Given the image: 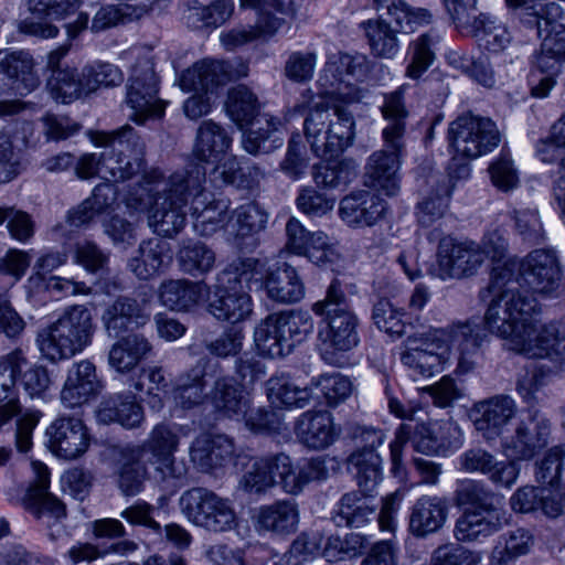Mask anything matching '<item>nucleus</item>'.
<instances>
[{
    "instance_id": "nucleus-1",
    "label": "nucleus",
    "mask_w": 565,
    "mask_h": 565,
    "mask_svg": "<svg viewBox=\"0 0 565 565\" xmlns=\"http://www.w3.org/2000/svg\"><path fill=\"white\" fill-rule=\"evenodd\" d=\"M493 269L495 286L502 280L546 298L565 290L561 260L554 248H536L522 258H510Z\"/></svg>"
},
{
    "instance_id": "nucleus-2",
    "label": "nucleus",
    "mask_w": 565,
    "mask_h": 565,
    "mask_svg": "<svg viewBox=\"0 0 565 565\" xmlns=\"http://www.w3.org/2000/svg\"><path fill=\"white\" fill-rule=\"evenodd\" d=\"M491 273L488 292L493 296L484 313L486 328L493 334L504 339L510 350L514 351V339L523 335L534 316L540 311L533 296H525L516 286L502 280L495 285Z\"/></svg>"
},
{
    "instance_id": "nucleus-3",
    "label": "nucleus",
    "mask_w": 565,
    "mask_h": 565,
    "mask_svg": "<svg viewBox=\"0 0 565 565\" xmlns=\"http://www.w3.org/2000/svg\"><path fill=\"white\" fill-rule=\"evenodd\" d=\"M262 269L256 263L238 258L217 277L209 312L218 321L238 323L252 313L249 291L260 286Z\"/></svg>"
},
{
    "instance_id": "nucleus-4",
    "label": "nucleus",
    "mask_w": 565,
    "mask_h": 565,
    "mask_svg": "<svg viewBox=\"0 0 565 565\" xmlns=\"http://www.w3.org/2000/svg\"><path fill=\"white\" fill-rule=\"evenodd\" d=\"M204 179V167L190 163L184 170L174 172L169 179V186L154 198L149 210V225L164 237H173L185 225L190 206V189H199Z\"/></svg>"
},
{
    "instance_id": "nucleus-5",
    "label": "nucleus",
    "mask_w": 565,
    "mask_h": 565,
    "mask_svg": "<svg viewBox=\"0 0 565 565\" xmlns=\"http://www.w3.org/2000/svg\"><path fill=\"white\" fill-rule=\"evenodd\" d=\"M95 324L85 306L67 308L56 321L41 329L36 343L42 355L51 362L71 359L93 340Z\"/></svg>"
},
{
    "instance_id": "nucleus-6",
    "label": "nucleus",
    "mask_w": 565,
    "mask_h": 565,
    "mask_svg": "<svg viewBox=\"0 0 565 565\" xmlns=\"http://www.w3.org/2000/svg\"><path fill=\"white\" fill-rule=\"evenodd\" d=\"M354 118L344 108L332 113L323 104H316L305 119V136L312 152L320 158H334L349 148L354 139Z\"/></svg>"
},
{
    "instance_id": "nucleus-7",
    "label": "nucleus",
    "mask_w": 565,
    "mask_h": 565,
    "mask_svg": "<svg viewBox=\"0 0 565 565\" xmlns=\"http://www.w3.org/2000/svg\"><path fill=\"white\" fill-rule=\"evenodd\" d=\"M97 147H103L102 167L107 180L126 181L143 169L145 142L132 127L126 125L110 132L97 131L92 136Z\"/></svg>"
},
{
    "instance_id": "nucleus-8",
    "label": "nucleus",
    "mask_w": 565,
    "mask_h": 565,
    "mask_svg": "<svg viewBox=\"0 0 565 565\" xmlns=\"http://www.w3.org/2000/svg\"><path fill=\"white\" fill-rule=\"evenodd\" d=\"M408 441L417 452L434 455L440 449L458 448L461 445V433L451 422L434 425L424 423L399 425L390 444L391 470L394 476H399L404 470L403 448Z\"/></svg>"
},
{
    "instance_id": "nucleus-9",
    "label": "nucleus",
    "mask_w": 565,
    "mask_h": 565,
    "mask_svg": "<svg viewBox=\"0 0 565 565\" xmlns=\"http://www.w3.org/2000/svg\"><path fill=\"white\" fill-rule=\"evenodd\" d=\"M239 1L242 7L255 9L257 19L254 25L235 28L221 34V42L228 51L255 41H269L286 23V19H294L297 13L292 0Z\"/></svg>"
},
{
    "instance_id": "nucleus-10",
    "label": "nucleus",
    "mask_w": 565,
    "mask_h": 565,
    "mask_svg": "<svg viewBox=\"0 0 565 565\" xmlns=\"http://www.w3.org/2000/svg\"><path fill=\"white\" fill-rule=\"evenodd\" d=\"M179 508L193 525L211 533H225L237 526V515L231 500L214 491L194 487L179 498Z\"/></svg>"
},
{
    "instance_id": "nucleus-11",
    "label": "nucleus",
    "mask_w": 565,
    "mask_h": 565,
    "mask_svg": "<svg viewBox=\"0 0 565 565\" xmlns=\"http://www.w3.org/2000/svg\"><path fill=\"white\" fill-rule=\"evenodd\" d=\"M448 139L457 156L476 159L498 147L500 134L490 118L466 113L449 125Z\"/></svg>"
},
{
    "instance_id": "nucleus-12",
    "label": "nucleus",
    "mask_w": 565,
    "mask_h": 565,
    "mask_svg": "<svg viewBox=\"0 0 565 565\" xmlns=\"http://www.w3.org/2000/svg\"><path fill=\"white\" fill-rule=\"evenodd\" d=\"M179 444L180 437L173 428L160 423L151 429L141 445L134 447L135 457L145 458L161 481L182 479L186 469L183 465H179L174 457Z\"/></svg>"
},
{
    "instance_id": "nucleus-13",
    "label": "nucleus",
    "mask_w": 565,
    "mask_h": 565,
    "mask_svg": "<svg viewBox=\"0 0 565 565\" xmlns=\"http://www.w3.org/2000/svg\"><path fill=\"white\" fill-rule=\"evenodd\" d=\"M514 351L527 358L546 359L551 369L561 371L565 365V322L540 324L534 318L523 335L514 339Z\"/></svg>"
},
{
    "instance_id": "nucleus-14",
    "label": "nucleus",
    "mask_w": 565,
    "mask_h": 565,
    "mask_svg": "<svg viewBox=\"0 0 565 565\" xmlns=\"http://www.w3.org/2000/svg\"><path fill=\"white\" fill-rule=\"evenodd\" d=\"M158 81L153 64L147 57L141 58L132 68L127 85L126 104L131 108L130 118L142 125L149 118H160L166 104L158 98Z\"/></svg>"
},
{
    "instance_id": "nucleus-15",
    "label": "nucleus",
    "mask_w": 565,
    "mask_h": 565,
    "mask_svg": "<svg viewBox=\"0 0 565 565\" xmlns=\"http://www.w3.org/2000/svg\"><path fill=\"white\" fill-rule=\"evenodd\" d=\"M429 343H439L444 350L454 351L457 359L456 374L466 375L477 366L482 343L478 326L470 321H458L446 328H435L428 333Z\"/></svg>"
},
{
    "instance_id": "nucleus-16",
    "label": "nucleus",
    "mask_w": 565,
    "mask_h": 565,
    "mask_svg": "<svg viewBox=\"0 0 565 565\" xmlns=\"http://www.w3.org/2000/svg\"><path fill=\"white\" fill-rule=\"evenodd\" d=\"M483 262L484 253L480 244L457 241L451 236L440 238L437 248V275L443 280L472 276Z\"/></svg>"
},
{
    "instance_id": "nucleus-17",
    "label": "nucleus",
    "mask_w": 565,
    "mask_h": 565,
    "mask_svg": "<svg viewBox=\"0 0 565 565\" xmlns=\"http://www.w3.org/2000/svg\"><path fill=\"white\" fill-rule=\"evenodd\" d=\"M371 70V62L364 54H349L338 52L331 54L324 66L326 76L331 75L330 85L334 92L347 103L360 102L365 90L352 82H363Z\"/></svg>"
},
{
    "instance_id": "nucleus-18",
    "label": "nucleus",
    "mask_w": 565,
    "mask_h": 565,
    "mask_svg": "<svg viewBox=\"0 0 565 565\" xmlns=\"http://www.w3.org/2000/svg\"><path fill=\"white\" fill-rule=\"evenodd\" d=\"M328 330L320 332L322 340L321 358L331 365L342 366V353L355 348L359 343L358 318L349 308H338L327 317Z\"/></svg>"
},
{
    "instance_id": "nucleus-19",
    "label": "nucleus",
    "mask_w": 565,
    "mask_h": 565,
    "mask_svg": "<svg viewBox=\"0 0 565 565\" xmlns=\"http://www.w3.org/2000/svg\"><path fill=\"white\" fill-rule=\"evenodd\" d=\"M333 461L323 457L311 458L303 463L295 465L285 452L274 455L276 486L286 493L297 495L312 481L326 480L329 476L327 463Z\"/></svg>"
},
{
    "instance_id": "nucleus-20",
    "label": "nucleus",
    "mask_w": 565,
    "mask_h": 565,
    "mask_svg": "<svg viewBox=\"0 0 565 565\" xmlns=\"http://www.w3.org/2000/svg\"><path fill=\"white\" fill-rule=\"evenodd\" d=\"M509 523L507 511L494 504H477L466 509L457 519L454 535L459 542H480Z\"/></svg>"
},
{
    "instance_id": "nucleus-21",
    "label": "nucleus",
    "mask_w": 565,
    "mask_h": 565,
    "mask_svg": "<svg viewBox=\"0 0 565 565\" xmlns=\"http://www.w3.org/2000/svg\"><path fill=\"white\" fill-rule=\"evenodd\" d=\"M550 433V420L537 412L530 413L519 422L514 435L503 443V449L509 457L529 460L546 447Z\"/></svg>"
},
{
    "instance_id": "nucleus-22",
    "label": "nucleus",
    "mask_w": 565,
    "mask_h": 565,
    "mask_svg": "<svg viewBox=\"0 0 565 565\" xmlns=\"http://www.w3.org/2000/svg\"><path fill=\"white\" fill-rule=\"evenodd\" d=\"M243 259L256 263V266L262 269L260 286H254V289H265L267 297L273 301L289 305L305 297V285L292 266L284 264L280 267L270 268L257 258Z\"/></svg>"
},
{
    "instance_id": "nucleus-23",
    "label": "nucleus",
    "mask_w": 565,
    "mask_h": 565,
    "mask_svg": "<svg viewBox=\"0 0 565 565\" xmlns=\"http://www.w3.org/2000/svg\"><path fill=\"white\" fill-rule=\"evenodd\" d=\"M49 449L58 458L73 460L89 447L88 430L79 418L57 417L46 429Z\"/></svg>"
},
{
    "instance_id": "nucleus-24",
    "label": "nucleus",
    "mask_w": 565,
    "mask_h": 565,
    "mask_svg": "<svg viewBox=\"0 0 565 565\" xmlns=\"http://www.w3.org/2000/svg\"><path fill=\"white\" fill-rule=\"evenodd\" d=\"M34 481L24 497L25 509L49 527L66 516L65 504L49 492L50 472L42 462H33Z\"/></svg>"
},
{
    "instance_id": "nucleus-25",
    "label": "nucleus",
    "mask_w": 565,
    "mask_h": 565,
    "mask_svg": "<svg viewBox=\"0 0 565 565\" xmlns=\"http://www.w3.org/2000/svg\"><path fill=\"white\" fill-rule=\"evenodd\" d=\"M150 317L149 299L120 296L106 307L102 322L109 338H118L130 327H143L150 321Z\"/></svg>"
},
{
    "instance_id": "nucleus-26",
    "label": "nucleus",
    "mask_w": 565,
    "mask_h": 565,
    "mask_svg": "<svg viewBox=\"0 0 565 565\" xmlns=\"http://www.w3.org/2000/svg\"><path fill=\"white\" fill-rule=\"evenodd\" d=\"M405 151V140H401V148L384 142L383 149L374 151L365 164L367 184L393 196L399 191L398 169L401 158Z\"/></svg>"
},
{
    "instance_id": "nucleus-27",
    "label": "nucleus",
    "mask_w": 565,
    "mask_h": 565,
    "mask_svg": "<svg viewBox=\"0 0 565 565\" xmlns=\"http://www.w3.org/2000/svg\"><path fill=\"white\" fill-rule=\"evenodd\" d=\"M516 404L509 395H495L479 401L470 409V418L487 440L500 436L507 424L514 417Z\"/></svg>"
},
{
    "instance_id": "nucleus-28",
    "label": "nucleus",
    "mask_w": 565,
    "mask_h": 565,
    "mask_svg": "<svg viewBox=\"0 0 565 565\" xmlns=\"http://www.w3.org/2000/svg\"><path fill=\"white\" fill-rule=\"evenodd\" d=\"M460 469L468 473H482L497 487L511 488L520 473L518 463L510 460H498L482 448H472L459 457Z\"/></svg>"
},
{
    "instance_id": "nucleus-29",
    "label": "nucleus",
    "mask_w": 565,
    "mask_h": 565,
    "mask_svg": "<svg viewBox=\"0 0 565 565\" xmlns=\"http://www.w3.org/2000/svg\"><path fill=\"white\" fill-rule=\"evenodd\" d=\"M206 180V170L204 169V179L200 181L199 189H190L189 212L193 217V228L202 236H211L217 230L224 228L227 220V205L222 201H216L212 194L206 191L204 183Z\"/></svg>"
},
{
    "instance_id": "nucleus-30",
    "label": "nucleus",
    "mask_w": 565,
    "mask_h": 565,
    "mask_svg": "<svg viewBox=\"0 0 565 565\" xmlns=\"http://www.w3.org/2000/svg\"><path fill=\"white\" fill-rule=\"evenodd\" d=\"M387 203L370 191H355L340 201L339 213L344 223L352 227L376 224L386 213Z\"/></svg>"
},
{
    "instance_id": "nucleus-31",
    "label": "nucleus",
    "mask_w": 565,
    "mask_h": 565,
    "mask_svg": "<svg viewBox=\"0 0 565 565\" xmlns=\"http://www.w3.org/2000/svg\"><path fill=\"white\" fill-rule=\"evenodd\" d=\"M209 398L217 414L231 419L243 418L250 407V399L244 390V384L230 375L214 381Z\"/></svg>"
},
{
    "instance_id": "nucleus-32",
    "label": "nucleus",
    "mask_w": 565,
    "mask_h": 565,
    "mask_svg": "<svg viewBox=\"0 0 565 565\" xmlns=\"http://www.w3.org/2000/svg\"><path fill=\"white\" fill-rule=\"evenodd\" d=\"M99 387L95 365L88 360L79 361L68 370L61 401L68 408L81 406L94 397Z\"/></svg>"
},
{
    "instance_id": "nucleus-33",
    "label": "nucleus",
    "mask_w": 565,
    "mask_h": 565,
    "mask_svg": "<svg viewBox=\"0 0 565 565\" xmlns=\"http://www.w3.org/2000/svg\"><path fill=\"white\" fill-rule=\"evenodd\" d=\"M234 454V444L224 435H200L190 445L191 462L201 472H212L227 462Z\"/></svg>"
},
{
    "instance_id": "nucleus-34",
    "label": "nucleus",
    "mask_w": 565,
    "mask_h": 565,
    "mask_svg": "<svg viewBox=\"0 0 565 565\" xmlns=\"http://www.w3.org/2000/svg\"><path fill=\"white\" fill-rule=\"evenodd\" d=\"M449 504L446 498L423 495L414 503L409 515V531L416 537L438 532L446 523Z\"/></svg>"
},
{
    "instance_id": "nucleus-35",
    "label": "nucleus",
    "mask_w": 565,
    "mask_h": 565,
    "mask_svg": "<svg viewBox=\"0 0 565 565\" xmlns=\"http://www.w3.org/2000/svg\"><path fill=\"white\" fill-rule=\"evenodd\" d=\"M296 434L308 448L321 450L338 439L340 430L329 412H305L297 420Z\"/></svg>"
},
{
    "instance_id": "nucleus-36",
    "label": "nucleus",
    "mask_w": 565,
    "mask_h": 565,
    "mask_svg": "<svg viewBox=\"0 0 565 565\" xmlns=\"http://www.w3.org/2000/svg\"><path fill=\"white\" fill-rule=\"evenodd\" d=\"M230 77V67L225 62L203 58L181 74L179 85L183 92L210 93L214 88L225 85Z\"/></svg>"
},
{
    "instance_id": "nucleus-37",
    "label": "nucleus",
    "mask_w": 565,
    "mask_h": 565,
    "mask_svg": "<svg viewBox=\"0 0 565 565\" xmlns=\"http://www.w3.org/2000/svg\"><path fill=\"white\" fill-rule=\"evenodd\" d=\"M407 85H402L397 89L384 93L382 104L379 106L386 126L382 130L383 142L390 146L401 148V140H405L406 120L409 111L405 104V92Z\"/></svg>"
},
{
    "instance_id": "nucleus-38",
    "label": "nucleus",
    "mask_w": 565,
    "mask_h": 565,
    "mask_svg": "<svg viewBox=\"0 0 565 565\" xmlns=\"http://www.w3.org/2000/svg\"><path fill=\"white\" fill-rule=\"evenodd\" d=\"M525 28L532 30L537 38L548 31L552 23L561 17V7L552 1L544 0H505Z\"/></svg>"
},
{
    "instance_id": "nucleus-39",
    "label": "nucleus",
    "mask_w": 565,
    "mask_h": 565,
    "mask_svg": "<svg viewBox=\"0 0 565 565\" xmlns=\"http://www.w3.org/2000/svg\"><path fill=\"white\" fill-rule=\"evenodd\" d=\"M268 213L256 202L241 204L228 213L225 232L237 246L265 230Z\"/></svg>"
},
{
    "instance_id": "nucleus-40",
    "label": "nucleus",
    "mask_w": 565,
    "mask_h": 565,
    "mask_svg": "<svg viewBox=\"0 0 565 565\" xmlns=\"http://www.w3.org/2000/svg\"><path fill=\"white\" fill-rule=\"evenodd\" d=\"M232 146V137L221 125L204 120L196 130L193 156L202 162L223 160Z\"/></svg>"
},
{
    "instance_id": "nucleus-41",
    "label": "nucleus",
    "mask_w": 565,
    "mask_h": 565,
    "mask_svg": "<svg viewBox=\"0 0 565 565\" xmlns=\"http://www.w3.org/2000/svg\"><path fill=\"white\" fill-rule=\"evenodd\" d=\"M151 350L152 345L143 334L130 333L110 347L108 364L119 373H128L135 370Z\"/></svg>"
},
{
    "instance_id": "nucleus-42",
    "label": "nucleus",
    "mask_w": 565,
    "mask_h": 565,
    "mask_svg": "<svg viewBox=\"0 0 565 565\" xmlns=\"http://www.w3.org/2000/svg\"><path fill=\"white\" fill-rule=\"evenodd\" d=\"M431 329L420 334V344L407 348L401 355L402 363L408 367L414 376H431L443 370L445 362L441 353L445 347L439 343H429L428 333Z\"/></svg>"
},
{
    "instance_id": "nucleus-43",
    "label": "nucleus",
    "mask_w": 565,
    "mask_h": 565,
    "mask_svg": "<svg viewBox=\"0 0 565 565\" xmlns=\"http://www.w3.org/2000/svg\"><path fill=\"white\" fill-rule=\"evenodd\" d=\"M169 244L160 238L142 241L130 258L128 268L139 279H148L171 260Z\"/></svg>"
},
{
    "instance_id": "nucleus-44",
    "label": "nucleus",
    "mask_w": 565,
    "mask_h": 565,
    "mask_svg": "<svg viewBox=\"0 0 565 565\" xmlns=\"http://www.w3.org/2000/svg\"><path fill=\"white\" fill-rule=\"evenodd\" d=\"M96 416L99 423H118L126 428L138 427L143 420V411L130 395H114L100 402Z\"/></svg>"
},
{
    "instance_id": "nucleus-45",
    "label": "nucleus",
    "mask_w": 565,
    "mask_h": 565,
    "mask_svg": "<svg viewBox=\"0 0 565 565\" xmlns=\"http://www.w3.org/2000/svg\"><path fill=\"white\" fill-rule=\"evenodd\" d=\"M371 493L349 492L341 497L333 520L338 526L362 527L376 516Z\"/></svg>"
},
{
    "instance_id": "nucleus-46",
    "label": "nucleus",
    "mask_w": 565,
    "mask_h": 565,
    "mask_svg": "<svg viewBox=\"0 0 565 565\" xmlns=\"http://www.w3.org/2000/svg\"><path fill=\"white\" fill-rule=\"evenodd\" d=\"M215 163L210 173V180L216 188L233 185L237 189H252L265 175L264 171L256 166L248 167L247 171H244L233 156L226 154L223 160Z\"/></svg>"
},
{
    "instance_id": "nucleus-47",
    "label": "nucleus",
    "mask_w": 565,
    "mask_h": 565,
    "mask_svg": "<svg viewBox=\"0 0 565 565\" xmlns=\"http://www.w3.org/2000/svg\"><path fill=\"white\" fill-rule=\"evenodd\" d=\"M364 31L371 53L380 58H394L399 51L397 29L382 18L369 19L360 23Z\"/></svg>"
},
{
    "instance_id": "nucleus-48",
    "label": "nucleus",
    "mask_w": 565,
    "mask_h": 565,
    "mask_svg": "<svg viewBox=\"0 0 565 565\" xmlns=\"http://www.w3.org/2000/svg\"><path fill=\"white\" fill-rule=\"evenodd\" d=\"M204 288L198 282L185 279L168 280L159 288L161 303L175 311H186L203 298Z\"/></svg>"
},
{
    "instance_id": "nucleus-49",
    "label": "nucleus",
    "mask_w": 565,
    "mask_h": 565,
    "mask_svg": "<svg viewBox=\"0 0 565 565\" xmlns=\"http://www.w3.org/2000/svg\"><path fill=\"white\" fill-rule=\"evenodd\" d=\"M258 525L277 534H289L296 531L299 522L298 507L294 501L282 500L260 508Z\"/></svg>"
},
{
    "instance_id": "nucleus-50",
    "label": "nucleus",
    "mask_w": 565,
    "mask_h": 565,
    "mask_svg": "<svg viewBox=\"0 0 565 565\" xmlns=\"http://www.w3.org/2000/svg\"><path fill=\"white\" fill-rule=\"evenodd\" d=\"M252 125H257V128L244 132L242 140L247 152L252 154L268 153L282 145L279 121L276 118L263 115Z\"/></svg>"
},
{
    "instance_id": "nucleus-51",
    "label": "nucleus",
    "mask_w": 565,
    "mask_h": 565,
    "mask_svg": "<svg viewBox=\"0 0 565 565\" xmlns=\"http://www.w3.org/2000/svg\"><path fill=\"white\" fill-rule=\"evenodd\" d=\"M204 375V369L196 365L177 377L172 396L178 407L192 409L201 405L209 397V394L205 393Z\"/></svg>"
},
{
    "instance_id": "nucleus-52",
    "label": "nucleus",
    "mask_w": 565,
    "mask_h": 565,
    "mask_svg": "<svg viewBox=\"0 0 565 565\" xmlns=\"http://www.w3.org/2000/svg\"><path fill=\"white\" fill-rule=\"evenodd\" d=\"M274 316L281 328L282 345L288 349L289 353L313 331V319L307 310L291 309L274 313Z\"/></svg>"
},
{
    "instance_id": "nucleus-53",
    "label": "nucleus",
    "mask_w": 565,
    "mask_h": 565,
    "mask_svg": "<svg viewBox=\"0 0 565 565\" xmlns=\"http://www.w3.org/2000/svg\"><path fill=\"white\" fill-rule=\"evenodd\" d=\"M266 390L274 405L287 408H303L312 397L311 387H300L285 375L271 376L266 383Z\"/></svg>"
},
{
    "instance_id": "nucleus-54",
    "label": "nucleus",
    "mask_w": 565,
    "mask_h": 565,
    "mask_svg": "<svg viewBox=\"0 0 565 565\" xmlns=\"http://www.w3.org/2000/svg\"><path fill=\"white\" fill-rule=\"evenodd\" d=\"M215 253L200 241H185L182 243L177 260L182 271L193 277L210 273L215 265Z\"/></svg>"
},
{
    "instance_id": "nucleus-55",
    "label": "nucleus",
    "mask_w": 565,
    "mask_h": 565,
    "mask_svg": "<svg viewBox=\"0 0 565 565\" xmlns=\"http://www.w3.org/2000/svg\"><path fill=\"white\" fill-rule=\"evenodd\" d=\"M360 491L372 493L382 480V458L372 449L354 450L348 458Z\"/></svg>"
},
{
    "instance_id": "nucleus-56",
    "label": "nucleus",
    "mask_w": 565,
    "mask_h": 565,
    "mask_svg": "<svg viewBox=\"0 0 565 565\" xmlns=\"http://www.w3.org/2000/svg\"><path fill=\"white\" fill-rule=\"evenodd\" d=\"M438 41L439 35L429 31L409 43L405 68L407 78L417 81L428 71L435 61L434 46Z\"/></svg>"
},
{
    "instance_id": "nucleus-57",
    "label": "nucleus",
    "mask_w": 565,
    "mask_h": 565,
    "mask_svg": "<svg viewBox=\"0 0 565 565\" xmlns=\"http://www.w3.org/2000/svg\"><path fill=\"white\" fill-rule=\"evenodd\" d=\"M46 89L51 97L63 104H70L86 94L83 70L65 66L62 71H55L46 79Z\"/></svg>"
},
{
    "instance_id": "nucleus-58",
    "label": "nucleus",
    "mask_w": 565,
    "mask_h": 565,
    "mask_svg": "<svg viewBox=\"0 0 565 565\" xmlns=\"http://www.w3.org/2000/svg\"><path fill=\"white\" fill-rule=\"evenodd\" d=\"M1 71L10 78L20 83L19 88L31 93L40 85V78L34 71L33 57L24 51L6 54L0 61Z\"/></svg>"
},
{
    "instance_id": "nucleus-59",
    "label": "nucleus",
    "mask_w": 565,
    "mask_h": 565,
    "mask_svg": "<svg viewBox=\"0 0 565 565\" xmlns=\"http://www.w3.org/2000/svg\"><path fill=\"white\" fill-rule=\"evenodd\" d=\"M533 545L534 537L532 533L525 529H516L499 537L491 552V561L498 565L508 564L520 556L526 555Z\"/></svg>"
},
{
    "instance_id": "nucleus-60",
    "label": "nucleus",
    "mask_w": 565,
    "mask_h": 565,
    "mask_svg": "<svg viewBox=\"0 0 565 565\" xmlns=\"http://www.w3.org/2000/svg\"><path fill=\"white\" fill-rule=\"evenodd\" d=\"M431 184L437 186L436 193L424 198L416 205V220L423 227H429L444 217L448 210L449 189L446 182H439L437 177L431 175L429 179Z\"/></svg>"
},
{
    "instance_id": "nucleus-61",
    "label": "nucleus",
    "mask_w": 565,
    "mask_h": 565,
    "mask_svg": "<svg viewBox=\"0 0 565 565\" xmlns=\"http://www.w3.org/2000/svg\"><path fill=\"white\" fill-rule=\"evenodd\" d=\"M225 107L231 119L241 127L253 124L259 113L257 96L245 85L228 90Z\"/></svg>"
},
{
    "instance_id": "nucleus-62",
    "label": "nucleus",
    "mask_w": 565,
    "mask_h": 565,
    "mask_svg": "<svg viewBox=\"0 0 565 565\" xmlns=\"http://www.w3.org/2000/svg\"><path fill=\"white\" fill-rule=\"evenodd\" d=\"M471 29L479 45L489 52L499 53L511 42V34L507 26L488 14H479L478 19L473 20Z\"/></svg>"
},
{
    "instance_id": "nucleus-63",
    "label": "nucleus",
    "mask_w": 565,
    "mask_h": 565,
    "mask_svg": "<svg viewBox=\"0 0 565 565\" xmlns=\"http://www.w3.org/2000/svg\"><path fill=\"white\" fill-rule=\"evenodd\" d=\"M358 175V166L351 159H343L313 167V180L318 186L337 189L347 186Z\"/></svg>"
},
{
    "instance_id": "nucleus-64",
    "label": "nucleus",
    "mask_w": 565,
    "mask_h": 565,
    "mask_svg": "<svg viewBox=\"0 0 565 565\" xmlns=\"http://www.w3.org/2000/svg\"><path fill=\"white\" fill-rule=\"evenodd\" d=\"M274 313L267 316L255 328L254 342L258 352L271 359L288 355V349L282 345L281 328Z\"/></svg>"
}]
</instances>
